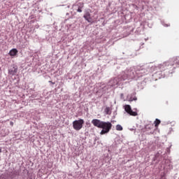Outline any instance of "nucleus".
I'll return each mask as SVG.
<instances>
[{"label": "nucleus", "instance_id": "obj_1", "mask_svg": "<svg viewBox=\"0 0 179 179\" xmlns=\"http://www.w3.org/2000/svg\"><path fill=\"white\" fill-rule=\"evenodd\" d=\"M175 64L179 65V57H174L169 59V61L158 65V69L161 70V76H159V78H165L166 77L171 76L176 69V67L173 66Z\"/></svg>", "mask_w": 179, "mask_h": 179}, {"label": "nucleus", "instance_id": "obj_2", "mask_svg": "<svg viewBox=\"0 0 179 179\" xmlns=\"http://www.w3.org/2000/svg\"><path fill=\"white\" fill-rule=\"evenodd\" d=\"M147 73L148 71L143 66H137L133 68V69L130 68L124 71V73L127 75V78L129 80H136L138 78L143 77Z\"/></svg>", "mask_w": 179, "mask_h": 179}, {"label": "nucleus", "instance_id": "obj_3", "mask_svg": "<svg viewBox=\"0 0 179 179\" xmlns=\"http://www.w3.org/2000/svg\"><path fill=\"white\" fill-rule=\"evenodd\" d=\"M92 124L99 129H102L101 135L108 134L112 129L113 124L110 122H103L98 119H94L92 121Z\"/></svg>", "mask_w": 179, "mask_h": 179}, {"label": "nucleus", "instance_id": "obj_4", "mask_svg": "<svg viewBox=\"0 0 179 179\" xmlns=\"http://www.w3.org/2000/svg\"><path fill=\"white\" fill-rule=\"evenodd\" d=\"M127 80H129L127 73H125V71H122V73H120V75L117 76V77L111 79L108 86L105 87V89L108 90L112 87H114L118 85H120L122 82L125 81Z\"/></svg>", "mask_w": 179, "mask_h": 179}, {"label": "nucleus", "instance_id": "obj_5", "mask_svg": "<svg viewBox=\"0 0 179 179\" xmlns=\"http://www.w3.org/2000/svg\"><path fill=\"white\" fill-rule=\"evenodd\" d=\"M84 124H85V122L83 119L76 120L73 122V129L76 131H78L83 129Z\"/></svg>", "mask_w": 179, "mask_h": 179}, {"label": "nucleus", "instance_id": "obj_6", "mask_svg": "<svg viewBox=\"0 0 179 179\" xmlns=\"http://www.w3.org/2000/svg\"><path fill=\"white\" fill-rule=\"evenodd\" d=\"M18 68L16 64H11L8 68V75L10 76H15L17 74Z\"/></svg>", "mask_w": 179, "mask_h": 179}, {"label": "nucleus", "instance_id": "obj_7", "mask_svg": "<svg viewBox=\"0 0 179 179\" xmlns=\"http://www.w3.org/2000/svg\"><path fill=\"white\" fill-rule=\"evenodd\" d=\"M124 111L127 113V114L130 115L131 116L133 117H136L138 115L137 111L136 110H133L131 109V107L130 105H126L124 106Z\"/></svg>", "mask_w": 179, "mask_h": 179}, {"label": "nucleus", "instance_id": "obj_8", "mask_svg": "<svg viewBox=\"0 0 179 179\" xmlns=\"http://www.w3.org/2000/svg\"><path fill=\"white\" fill-rule=\"evenodd\" d=\"M83 17H84V19H85V20H87V22L88 23H91L92 17H91L90 10H87L85 11V13Z\"/></svg>", "mask_w": 179, "mask_h": 179}, {"label": "nucleus", "instance_id": "obj_9", "mask_svg": "<svg viewBox=\"0 0 179 179\" xmlns=\"http://www.w3.org/2000/svg\"><path fill=\"white\" fill-rule=\"evenodd\" d=\"M73 6H77V12L79 13H82L83 8H84V3L83 2H79L78 3H76L73 5Z\"/></svg>", "mask_w": 179, "mask_h": 179}, {"label": "nucleus", "instance_id": "obj_10", "mask_svg": "<svg viewBox=\"0 0 179 179\" xmlns=\"http://www.w3.org/2000/svg\"><path fill=\"white\" fill-rule=\"evenodd\" d=\"M135 95H136L135 93L127 95V101H129V102L137 101V97Z\"/></svg>", "mask_w": 179, "mask_h": 179}, {"label": "nucleus", "instance_id": "obj_11", "mask_svg": "<svg viewBox=\"0 0 179 179\" xmlns=\"http://www.w3.org/2000/svg\"><path fill=\"white\" fill-rule=\"evenodd\" d=\"M17 53H18L17 50L16 48H13V49H12V50L10 51L9 55H10V56H11V57H15V56H16V55H17Z\"/></svg>", "mask_w": 179, "mask_h": 179}, {"label": "nucleus", "instance_id": "obj_12", "mask_svg": "<svg viewBox=\"0 0 179 179\" xmlns=\"http://www.w3.org/2000/svg\"><path fill=\"white\" fill-rule=\"evenodd\" d=\"M144 128L145 129L146 131L151 130L153 129V124H145Z\"/></svg>", "mask_w": 179, "mask_h": 179}, {"label": "nucleus", "instance_id": "obj_13", "mask_svg": "<svg viewBox=\"0 0 179 179\" xmlns=\"http://www.w3.org/2000/svg\"><path fill=\"white\" fill-rule=\"evenodd\" d=\"M105 113L106 115H111V110H110V107H106V108L105 109Z\"/></svg>", "mask_w": 179, "mask_h": 179}, {"label": "nucleus", "instance_id": "obj_14", "mask_svg": "<svg viewBox=\"0 0 179 179\" xmlns=\"http://www.w3.org/2000/svg\"><path fill=\"white\" fill-rule=\"evenodd\" d=\"M161 123V120L159 119H155V121H154V124H155V127H158Z\"/></svg>", "mask_w": 179, "mask_h": 179}, {"label": "nucleus", "instance_id": "obj_15", "mask_svg": "<svg viewBox=\"0 0 179 179\" xmlns=\"http://www.w3.org/2000/svg\"><path fill=\"white\" fill-rule=\"evenodd\" d=\"M123 130V127L120 124L116 125V131H122Z\"/></svg>", "mask_w": 179, "mask_h": 179}, {"label": "nucleus", "instance_id": "obj_16", "mask_svg": "<svg viewBox=\"0 0 179 179\" xmlns=\"http://www.w3.org/2000/svg\"><path fill=\"white\" fill-rule=\"evenodd\" d=\"M129 130H130V131H136V128L135 127H133L132 128H129Z\"/></svg>", "mask_w": 179, "mask_h": 179}, {"label": "nucleus", "instance_id": "obj_17", "mask_svg": "<svg viewBox=\"0 0 179 179\" xmlns=\"http://www.w3.org/2000/svg\"><path fill=\"white\" fill-rule=\"evenodd\" d=\"M120 99H122V100H124V94H123V93H122V94H120Z\"/></svg>", "mask_w": 179, "mask_h": 179}, {"label": "nucleus", "instance_id": "obj_18", "mask_svg": "<svg viewBox=\"0 0 179 179\" xmlns=\"http://www.w3.org/2000/svg\"><path fill=\"white\" fill-rule=\"evenodd\" d=\"M174 179H179V174H175Z\"/></svg>", "mask_w": 179, "mask_h": 179}, {"label": "nucleus", "instance_id": "obj_19", "mask_svg": "<svg viewBox=\"0 0 179 179\" xmlns=\"http://www.w3.org/2000/svg\"><path fill=\"white\" fill-rule=\"evenodd\" d=\"M162 25L165 26V27H169V26H170V24H166L164 22H162Z\"/></svg>", "mask_w": 179, "mask_h": 179}, {"label": "nucleus", "instance_id": "obj_20", "mask_svg": "<svg viewBox=\"0 0 179 179\" xmlns=\"http://www.w3.org/2000/svg\"><path fill=\"white\" fill-rule=\"evenodd\" d=\"M166 153H170V148H166Z\"/></svg>", "mask_w": 179, "mask_h": 179}, {"label": "nucleus", "instance_id": "obj_21", "mask_svg": "<svg viewBox=\"0 0 179 179\" xmlns=\"http://www.w3.org/2000/svg\"><path fill=\"white\" fill-rule=\"evenodd\" d=\"M0 179H6V178L4 177H3V176H1Z\"/></svg>", "mask_w": 179, "mask_h": 179}, {"label": "nucleus", "instance_id": "obj_22", "mask_svg": "<svg viewBox=\"0 0 179 179\" xmlns=\"http://www.w3.org/2000/svg\"><path fill=\"white\" fill-rule=\"evenodd\" d=\"M161 179H166L164 176L161 177Z\"/></svg>", "mask_w": 179, "mask_h": 179}, {"label": "nucleus", "instance_id": "obj_23", "mask_svg": "<svg viewBox=\"0 0 179 179\" xmlns=\"http://www.w3.org/2000/svg\"><path fill=\"white\" fill-rule=\"evenodd\" d=\"M1 152H2V148H0V153H1Z\"/></svg>", "mask_w": 179, "mask_h": 179}, {"label": "nucleus", "instance_id": "obj_24", "mask_svg": "<svg viewBox=\"0 0 179 179\" xmlns=\"http://www.w3.org/2000/svg\"><path fill=\"white\" fill-rule=\"evenodd\" d=\"M10 124H12V125H13V122H10Z\"/></svg>", "mask_w": 179, "mask_h": 179}, {"label": "nucleus", "instance_id": "obj_25", "mask_svg": "<svg viewBox=\"0 0 179 179\" xmlns=\"http://www.w3.org/2000/svg\"><path fill=\"white\" fill-rule=\"evenodd\" d=\"M134 110H137V109H134Z\"/></svg>", "mask_w": 179, "mask_h": 179}, {"label": "nucleus", "instance_id": "obj_26", "mask_svg": "<svg viewBox=\"0 0 179 179\" xmlns=\"http://www.w3.org/2000/svg\"><path fill=\"white\" fill-rule=\"evenodd\" d=\"M0 161H1V157H0Z\"/></svg>", "mask_w": 179, "mask_h": 179}]
</instances>
